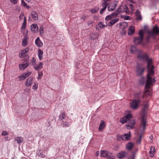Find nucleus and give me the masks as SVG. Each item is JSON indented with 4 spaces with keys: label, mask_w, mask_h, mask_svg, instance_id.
<instances>
[{
    "label": "nucleus",
    "mask_w": 159,
    "mask_h": 159,
    "mask_svg": "<svg viewBox=\"0 0 159 159\" xmlns=\"http://www.w3.org/2000/svg\"><path fill=\"white\" fill-rule=\"evenodd\" d=\"M148 74L147 76V79L146 81V85L145 87V90L144 93L146 94L149 92V89L150 88V86L155 83L156 81L154 78H152L151 76H152L154 72V67L153 66L147 67Z\"/></svg>",
    "instance_id": "f257e3e1"
},
{
    "label": "nucleus",
    "mask_w": 159,
    "mask_h": 159,
    "mask_svg": "<svg viewBox=\"0 0 159 159\" xmlns=\"http://www.w3.org/2000/svg\"><path fill=\"white\" fill-rule=\"evenodd\" d=\"M147 121L145 115L142 116L141 119L140 125L138 130L139 137L136 139V143L138 144L141 143L142 135L145 129V126L147 125Z\"/></svg>",
    "instance_id": "f03ea898"
},
{
    "label": "nucleus",
    "mask_w": 159,
    "mask_h": 159,
    "mask_svg": "<svg viewBox=\"0 0 159 159\" xmlns=\"http://www.w3.org/2000/svg\"><path fill=\"white\" fill-rule=\"evenodd\" d=\"M137 58L139 60H141L145 61L148 62L147 67L153 66L152 64V61L151 59L148 57L147 55L143 53L142 51L139 50L138 51Z\"/></svg>",
    "instance_id": "7ed1b4c3"
},
{
    "label": "nucleus",
    "mask_w": 159,
    "mask_h": 159,
    "mask_svg": "<svg viewBox=\"0 0 159 159\" xmlns=\"http://www.w3.org/2000/svg\"><path fill=\"white\" fill-rule=\"evenodd\" d=\"M129 12V11L128 9V7L126 5H121L118 8L117 11L115 12L116 14L118 13V15L119 13L125 12L126 14H127Z\"/></svg>",
    "instance_id": "20e7f679"
},
{
    "label": "nucleus",
    "mask_w": 159,
    "mask_h": 159,
    "mask_svg": "<svg viewBox=\"0 0 159 159\" xmlns=\"http://www.w3.org/2000/svg\"><path fill=\"white\" fill-rule=\"evenodd\" d=\"M143 30H140L139 33V37H136L134 39V41L136 44H138L141 43L143 39Z\"/></svg>",
    "instance_id": "39448f33"
},
{
    "label": "nucleus",
    "mask_w": 159,
    "mask_h": 159,
    "mask_svg": "<svg viewBox=\"0 0 159 159\" xmlns=\"http://www.w3.org/2000/svg\"><path fill=\"white\" fill-rule=\"evenodd\" d=\"M141 101V100L134 99L130 103V105L131 108L133 109H136L139 107V103Z\"/></svg>",
    "instance_id": "423d86ee"
},
{
    "label": "nucleus",
    "mask_w": 159,
    "mask_h": 159,
    "mask_svg": "<svg viewBox=\"0 0 159 159\" xmlns=\"http://www.w3.org/2000/svg\"><path fill=\"white\" fill-rule=\"evenodd\" d=\"M127 122L126 126L127 129H130L134 128L135 124V122L134 120L129 119Z\"/></svg>",
    "instance_id": "0eeeda50"
},
{
    "label": "nucleus",
    "mask_w": 159,
    "mask_h": 159,
    "mask_svg": "<svg viewBox=\"0 0 159 159\" xmlns=\"http://www.w3.org/2000/svg\"><path fill=\"white\" fill-rule=\"evenodd\" d=\"M132 118V116L130 114H129L123 117H122L120 119V122L123 124Z\"/></svg>",
    "instance_id": "6e6552de"
},
{
    "label": "nucleus",
    "mask_w": 159,
    "mask_h": 159,
    "mask_svg": "<svg viewBox=\"0 0 159 159\" xmlns=\"http://www.w3.org/2000/svg\"><path fill=\"white\" fill-rule=\"evenodd\" d=\"M111 153L106 150H101L100 151V155L103 157H107L108 158H111L110 156Z\"/></svg>",
    "instance_id": "1a4fd4ad"
},
{
    "label": "nucleus",
    "mask_w": 159,
    "mask_h": 159,
    "mask_svg": "<svg viewBox=\"0 0 159 159\" xmlns=\"http://www.w3.org/2000/svg\"><path fill=\"white\" fill-rule=\"evenodd\" d=\"M117 4V2L116 1H114L110 3L108 7V9L109 11H111L115 9Z\"/></svg>",
    "instance_id": "9d476101"
},
{
    "label": "nucleus",
    "mask_w": 159,
    "mask_h": 159,
    "mask_svg": "<svg viewBox=\"0 0 159 159\" xmlns=\"http://www.w3.org/2000/svg\"><path fill=\"white\" fill-rule=\"evenodd\" d=\"M145 70V68L143 66H138L136 72L137 75H142Z\"/></svg>",
    "instance_id": "9b49d317"
},
{
    "label": "nucleus",
    "mask_w": 159,
    "mask_h": 159,
    "mask_svg": "<svg viewBox=\"0 0 159 159\" xmlns=\"http://www.w3.org/2000/svg\"><path fill=\"white\" fill-rule=\"evenodd\" d=\"M29 50V47H26L24 50L21 51L19 54V56L20 58H22L24 57L26 53L28 52Z\"/></svg>",
    "instance_id": "f8f14e48"
},
{
    "label": "nucleus",
    "mask_w": 159,
    "mask_h": 159,
    "mask_svg": "<svg viewBox=\"0 0 159 159\" xmlns=\"http://www.w3.org/2000/svg\"><path fill=\"white\" fill-rule=\"evenodd\" d=\"M43 64L39 62L37 64H36L33 66L35 70L38 71L43 67Z\"/></svg>",
    "instance_id": "ddd939ff"
},
{
    "label": "nucleus",
    "mask_w": 159,
    "mask_h": 159,
    "mask_svg": "<svg viewBox=\"0 0 159 159\" xmlns=\"http://www.w3.org/2000/svg\"><path fill=\"white\" fill-rule=\"evenodd\" d=\"M29 64L28 62L21 63L19 65L20 69L21 70H23L27 68L29 66Z\"/></svg>",
    "instance_id": "4468645a"
},
{
    "label": "nucleus",
    "mask_w": 159,
    "mask_h": 159,
    "mask_svg": "<svg viewBox=\"0 0 159 159\" xmlns=\"http://www.w3.org/2000/svg\"><path fill=\"white\" fill-rule=\"evenodd\" d=\"M33 78L32 77H30L27 79L25 82V85L27 87L30 86L32 83Z\"/></svg>",
    "instance_id": "2eb2a0df"
},
{
    "label": "nucleus",
    "mask_w": 159,
    "mask_h": 159,
    "mask_svg": "<svg viewBox=\"0 0 159 159\" xmlns=\"http://www.w3.org/2000/svg\"><path fill=\"white\" fill-rule=\"evenodd\" d=\"M31 29L32 32L36 33L38 31L39 28L37 25L36 24H34L31 25Z\"/></svg>",
    "instance_id": "dca6fc26"
},
{
    "label": "nucleus",
    "mask_w": 159,
    "mask_h": 159,
    "mask_svg": "<svg viewBox=\"0 0 159 159\" xmlns=\"http://www.w3.org/2000/svg\"><path fill=\"white\" fill-rule=\"evenodd\" d=\"M158 33H159V30L157 26L154 27L152 30H150L149 32V34L152 35H154Z\"/></svg>",
    "instance_id": "f3484780"
},
{
    "label": "nucleus",
    "mask_w": 159,
    "mask_h": 159,
    "mask_svg": "<svg viewBox=\"0 0 159 159\" xmlns=\"http://www.w3.org/2000/svg\"><path fill=\"white\" fill-rule=\"evenodd\" d=\"M29 38L27 36V33L25 35L23 39L22 45L24 47L28 43Z\"/></svg>",
    "instance_id": "a211bd4d"
},
{
    "label": "nucleus",
    "mask_w": 159,
    "mask_h": 159,
    "mask_svg": "<svg viewBox=\"0 0 159 159\" xmlns=\"http://www.w3.org/2000/svg\"><path fill=\"white\" fill-rule=\"evenodd\" d=\"M118 15V13H116V14L115 13V12L113 13L112 14L109 15L107 16L105 18V20L106 21L109 20H111V19L112 18L115 17H116V16Z\"/></svg>",
    "instance_id": "6ab92c4d"
},
{
    "label": "nucleus",
    "mask_w": 159,
    "mask_h": 159,
    "mask_svg": "<svg viewBox=\"0 0 159 159\" xmlns=\"http://www.w3.org/2000/svg\"><path fill=\"white\" fill-rule=\"evenodd\" d=\"M35 43L39 47H41L43 46V43L40 40L39 38L37 37L35 40Z\"/></svg>",
    "instance_id": "aec40b11"
},
{
    "label": "nucleus",
    "mask_w": 159,
    "mask_h": 159,
    "mask_svg": "<svg viewBox=\"0 0 159 159\" xmlns=\"http://www.w3.org/2000/svg\"><path fill=\"white\" fill-rule=\"evenodd\" d=\"M32 17L34 20H37L38 19V14L35 11H32L31 12Z\"/></svg>",
    "instance_id": "412c9836"
},
{
    "label": "nucleus",
    "mask_w": 159,
    "mask_h": 159,
    "mask_svg": "<svg viewBox=\"0 0 159 159\" xmlns=\"http://www.w3.org/2000/svg\"><path fill=\"white\" fill-rule=\"evenodd\" d=\"M126 154V153L125 152H122L118 153L117 154V157L120 159H122L125 157Z\"/></svg>",
    "instance_id": "4be33fe9"
},
{
    "label": "nucleus",
    "mask_w": 159,
    "mask_h": 159,
    "mask_svg": "<svg viewBox=\"0 0 159 159\" xmlns=\"http://www.w3.org/2000/svg\"><path fill=\"white\" fill-rule=\"evenodd\" d=\"M105 127V122L103 120H101L98 128L99 131H102Z\"/></svg>",
    "instance_id": "5701e85b"
},
{
    "label": "nucleus",
    "mask_w": 159,
    "mask_h": 159,
    "mask_svg": "<svg viewBox=\"0 0 159 159\" xmlns=\"http://www.w3.org/2000/svg\"><path fill=\"white\" fill-rule=\"evenodd\" d=\"M155 151V148L154 146H151L149 151L150 156L151 157H153Z\"/></svg>",
    "instance_id": "b1692460"
},
{
    "label": "nucleus",
    "mask_w": 159,
    "mask_h": 159,
    "mask_svg": "<svg viewBox=\"0 0 159 159\" xmlns=\"http://www.w3.org/2000/svg\"><path fill=\"white\" fill-rule=\"evenodd\" d=\"M134 28L133 26H131L128 29V34L129 35H132L134 32Z\"/></svg>",
    "instance_id": "393cba45"
},
{
    "label": "nucleus",
    "mask_w": 159,
    "mask_h": 159,
    "mask_svg": "<svg viewBox=\"0 0 159 159\" xmlns=\"http://www.w3.org/2000/svg\"><path fill=\"white\" fill-rule=\"evenodd\" d=\"M134 144L131 143H129L126 145V148L127 150L130 151L131 150L132 148L134 147Z\"/></svg>",
    "instance_id": "a878e982"
},
{
    "label": "nucleus",
    "mask_w": 159,
    "mask_h": 159,
    "mask_svg": "<svg viewBox=\"0 0 159 159\" xmlns=\"http://www.w3.org/2000/svg\"><path fill=\"white\" fill-rule=\"evenodd\" d=\"M119 20V18H116L111 20L108 24V25L109 26H111L114 25L115 23L117 22Z\"/></svg>",
    "instance_id": "bb28decb"
},
{
    "label": "nucleus",
    "mask_w": 159,
    "mask_h": 159,
    "mask_svg": "<svg viewBox=\"0 0 159 159\" xmlns=\"http://www.w3.org/2000/svg\"><path fill=\"white\" fill-rule=\"evenodd\" d=\"M135 15L138 20H141L142 19V17L140 14V12L139 10H137L136 11Z\"/></svg>",
    "instance_id": "cd10ccee"
},
{
    "label": "nucleus",
    "mask_w": 159,
    "mask_h": 159,
    "mask_svg": "<svg viewBox=\"0 0 159 159\" xmlns=\"http://www.w3.org/2000/svg\"><path fill=\"white\" fill-rule=\"evenodd\" d=\"M43 52L40 49H39L38 50V57L40 60H42L43 58Z\"/></svg>",
    "instance_id": "c85d7f7f"
},
{
    "label": "nucleus",
    "mask_w": 159,
    "mask_h": 159,
    "mask_svg": "<svg viewBox=\"0 0 159 159\" xmlns=\"http://www.w3.org/2000/svg\"><path fill=\"white\" fill-rule=\"evenodd\" d=\"M26 19L25 17H24V20L22 24V25L21 28V29L22 30H25L26 28Z\"/></svg>",
    "instance_id": "c756f323"
},
{
    "label": "nucleus",
    "mask_w": 159,
    "mask_h": 159,
    "mask_svg": "<svg viewBox=\"0 0 159 159\" xmlns=\"http://www.w3.org/2000/svg\"><path fill=\"white\" fill-rule=\"evenodd\" d=\"M130 50L131 52L132 53L135 54L138 53V51L137 50L136 47L134 46L131 47Z\"/></svg>",
    "instance_id": "7c9ffc66"
},
{
    "label": "nucleus",
    "mask_w": 159,
    "mask_h": 159,
    "mask_svg": "<svg viewBox=\"0 0 159 159\" xmlns=\"http://www.w3.org/2000/svg\"><path fill=\"white\" fill-rule=\"evenodd\" d=\"M124 140L127 141L129 140L130 135L129 134H126L123 135Z\"/></svg>",
    "instance_id": "2f4dec72"
},
{
    "label": "nucleus",
    "mask_w": 159,
    "mask_h": 159,
    "mask_svg": "<svg viewBox=\"0 0 159 159\" xmlns=\"http://www.w3.org/2000/svg\"><path fill=\"white\" fill-rule=\"evenodd\" d=\"M111 0H102L103 2L102 4V7L106 8L108 5L107 2Z\"/></svg>",
    "instance_id": "473e14b6"
},
{
    "label": "nucleus",
    "mask_w": 159,
    "mask_h": 159,
    "mask_svg": "<svg viewBox=\"0 0 159 159\" xmlns=\"http://www.w3.org/2000/svg\"><path fill=\"white\" fill-rule=\"evenodd\" d=\"M141 92H139L136 93L134 94V98H135V99H140L141 100Z\"/></svg>",
    "instance_id": "72a5a7b5"
},
{
    "label": "nucleus",
    "mask_w": 159,
    "mask_h": 159,
    "mask_svg": "<svg viewBox=\"0 0 159 159\" xmlns=\"http://www.w3.org/2000/svg\"><path fill=\"white\" fill-rule=\"evenodd\" d=\"M15 140L19 144L23 142V139L21 137H17L15 139Z\"/></svg>",
    "instance_id": "f704fd0d"
},
{
    "label": "nucleus",
    "mask_w": 159,
    "mask_h": 159,
    "mask_svg": "<svg viewBox=\"0 0 159 159\" xmlns=\"http://www.w3.org/2000/svg\"><path fill=\"white\" fill-rule=\"evenodd\" d=\"M39 32L41 35H43L44 33L43 27L42 25H41L39 27Z\"/></svg>",
    "instance_id": "c9c22d12"
},
{
    "label": "nucleus",
    "mask_w": 159,
    "mask_h": 159,
    "mask_svg": "<svg viewBox=\"0 0 159 159\" xmlns=\"http://www.w3.org/2000/svg\"><path fill=\"white\" fill-rule=\"evenodd\" d=\"M66 117V115L64 112H62L60 113L59 115V119L61 120L64 119Z\"/></svg>",
    "instance_id": "e433bc0d"
},
{
    "label": "nucleus",
    "mask_w": 159,
    "mask_h": 159,
    "mask_svg": "<svg viewBox=\"0 0 159 159\" xmlns=\"http://www.w3.org/2000/svg\"><path fill=\"white\" fill-rule=\"evenodd\" d=\"M21 5L23 7H26L28 9H29L30 8V7L26 4V3L23 0H22L21 1Z\"/></svg>",
    "instance_id": "4c0bfd02"
},
{
    "label": "nucleus",
    "mask_w": 159,
    "mask_h": 159,
    "mask_svg": "<svg viewBox=\"0 0 159 159\" xmlns=\"http://www.w3.org/2000/svg\"><path fill=\"white\" fill-rule=\"evenodd\" d=\"M18 78L20 80H23L26 78V76L23 73L22 75L19 76Z\"/></svg>",
    "instance_id": "58836bf2"
},
{
    "label": "nucleus",
    "mask_w": 159,
    "mask_h": 159,
    "mask_svg": "<svg viewBox=\"0 0 159 159\" xmlns=\"http://www.w3.org/2000/svg\"><path fill=\"white\" fill-rule=\"evenodd\" d=\"M98 8H94L90 10V11L91 12L92 14H94L96 13L98 10Z\"/></svg>",
    "instance_id": "ea45409f"
},
{
    "label": "nucleus",
    "mask_w": 159,
    "mask_h": 159,
    "mask_svg": "<svg viewBox=\"0 0 159 159\" xmlns=\"http://www.w3.org/2000/svg\"><path fill=\"white\" fill-rule=\"evenodd\" d=\"M123 135H118L117 136V139L118 140H124Z\"/></svg>",
    "instance_id": "a19ab883"
},
{
    "label": "nucleus",
    "mask_w": 159,
    "mask_h": 159,
    "mask_svg": "<svg viewBox=\"0 0 159 159\" xmlns=\"http://www.w3.org/2000/svg\"><path fill=\"white\" fill-rule=\"evenodd\" d=\"M36 60L35 59L34 57H33L32 59L31 60L30 62L31 63V65L34 66L36 64Z\"/></svg>",
    "instance_id": "79ce46f5"
},
{
    "label": "nucleus",
    "mask_w": 159,
    "mask_h": 159,
    "mask_svg": "<svg viewBox=\"0 0 159 159\" xmlns=\"http://www.w3.org/2000/svg\"><path fill=\"white\" fill-rule=\"evenodd\" d=\"M98 26L101 29H103L106 27V26L105 25L103 24L102 22L99 23L98 24Z\"/></svg>",
    "instance_id": "37998d69"
},
{
    "label": "nucleus",
    "mask_w": 159,
    "mask_h": 159,
    "mask_svg": "<svg viewBox=\"0 0 159 159\" xmlns=\"http://www.w3.org/2000/svg\"><path fill=\"white\" fill-rule=\"evenodd\" d=\"M62 125L63 127H68L69 126L68 122L66 121L63 122Z\"/></svg>",
    "instance_id": "c03bdc74"
},
{
    "label": "nucleus",
    "mask_w": 159,
    "mask_h": 159,
    "mask_svg": "<svg viewBox=\"0 0 159 159\" xmlns=\"http://www.w3.org/2000/svg\"><path fill=\"white\" fill-rule=\"evenodd\" d=\"M24 75L26 76V78L28 76L30 75L31 74V72H25L23 73Z\"/></svg>",
    "instance_id": "a18cd8bd"
},
{
    "label": "nucleus",
    "mask_w": 159,
    "mask_h": 159,
    "mask_svg": "<svg viewBox=\"0 0 159 159\" xmlns=\"http://www.w3.org/2000/svg\"><path fill=\"white\" fill-rule=\"evenodd\" d=\"M92 36H91V39H96L98 37V36L97 34H92Z\"/></svg>",
    "instance_id": "49530a36"
},
{
    "label": "nucleus",
    "mask_w": 159,
    "mask_h": 159,
    "mask_svg": "<svg viewBox=\"0 0 159 159\" xmlns=\"http://www.w3.org/2000/svg\"><path fill=\"white\" fill-rule=\"evenodd\" d=\"M38 85L35 83L33 85L32 89L34 90H36L38 89Z\"/></svg>",
    "instance_id": "de8ad7c7"
},
{
    "label": "nucleus",
    "mask_w": 159,
    "mask_h": 159,
    "mask_svg": "<svg viewBox=\"0 0 159 159\" xmlns=\"http://www.w3.org/2000/svg\"><path fill=\"white\" fill-rule=\"evenodd\" d=\"M134 5L132 4H129V8L132 11H133L134 10Z\"/></svg>",
    "instance_id": "09e8293b"
},
{
    "label": "nucleus",
    "mask_w": 159,
    "mask_h": 159,
    "mask_svg": "<svg viewBox=\"0 0 159 159\" xmlns=\"http://www.w3.org/2000/svg\"><path fill=\"white\" fill-rule=\"evenodd\" d=\"M135 158V156L134 154H133L129 156L128 159H134Z\"/></svg>",
    "instance_id": "8fccbe9b"
},
{
    "label": "nucleus",
    "mask_w": 159,
    "mask_h": 159,
    "mask_svg": "<svg viewBox=\"0 0 159 159\" xmlns=\"http://www.w3.org/2000/svg\"><path fill=\"white\" fill-rule=\"evenodd\" d=\"M8 134V133L6 131H3L2 132V135L3 136L7 135Z\"/></svg>",
    "instance_id": "3c124183"
},
{
    "label": "nucleus",
    "mask_w": 159,
    "mask_h": 159,
    "mask_svg": "<svg viewBox=\"0 0 159 159\" xmlns=\"http://www.w3.org/2000/svg\"><path fill=\"white\" fill-rule=\"evenodd\" d=\"M148 107V104H146L144 105L143 108V110L145 111Z\"/></svg>",
    "instance_id": "603ef678"
},
{
    "label": "nucleus",
    "mask_w": 159,
    "mask_h": 159,
    "mask_svg": "<svg viewBox=\"0 0 159 159\" xmlns=\"http://www.w3.org/2000/svg\"><path fill=\"white\" fill-rule=\"evenodd\" d=\"M10 2L13 4H15L17 3V0H10Z\"/></svg>",
    "instance_id": "864d4df0"
},
{
    "label": "nucleus",
    "mask_w": 159,
    "mask_h": 159,
    "mask_svg": "<svg viewBox=\"0 0 159 159\" xmlns=\"http://www.w3.org/2000/svg\"><path fill=\"white\" fill-rule=\"evenodd\" d=\"M106 8L102 7L100 13V14H102L103 13L104 11L105 10Z\"/></svg>",
    "instance_id": "5fc2aeb1"
},
{
    "label": "nucleus",
    "mask_w": 159,
    "mask_h": 159,
    "mask_svg": "<svg viewBox=\"0 0 159 159\" xmlns=\"http://www.w3.org/2000/svg\"><path fill=\"white\" fill-rule=\"evenodd\" d=\"M131 17L129 16H125L124 17V19L125 20H130Z\"/></svg>",
    "instance_id": "6e6d98bb"
},
{
    "label": "nucleus",
    "mask_w": 159,
    "mask_h": 159,
    "mask_svg": "<svg viewBox=\"0 0 159 159\" xmlns=\"http://www.w3.org/2000/svg\"><path fill=\"white\" fill-rule=\"evenodd\" d=\"M87 16L85 15H83L81 18L83 20H84L85 19H86L87 18Z\"/></svg>",
    "instance_id": "4d7b16f0"
},
{
    "label": "nucleus",
    "mask_w": 159,
    "mask_h": 159,
    "mask_svg": "<svg viewBox=\"0 0 159 159\" xmlns=\"http://www.w3.org/2000/svg\"><path fill=\"white\" fill-rule=\"evenodd\" d=\"M126 31L125 30H123L122 32H121V34L122 35H124L126 34Z\"/></svg>",
    "instance_id": "13d9d810"
},
{
    "label": "nucleus",
    "mask_w": 159,
    "mask_h": 159,
    "mask_svg": "<svg viewBox=\"0 0 159 159\" xmlns=\"http://www.w3.org/2000/svg\"><path fill=\"white\" fill-rule=\"evenodd\" d=\"M122 25L125 26V27H127L128 24L126 22H124L122 23Z\"/></svg>",
    "instance_id": "bf43d9fd"
},
{
    "label": "nucleus",
    "mask_w": 159,
    "mask_h": 159,
    "mask_svg": "<svg viewBox=\"0 0 159 159\" xmlns=\"http://www.w3.org/2000/svg\"><path fill=\"white\" fill-rule=\"evenodd\" d=\"M24 16V13H21L20 15L19 16V18L20 19H22L23 16Z\"/></svg>",
    "instance_id": "052dcab7"
},
{
    "label": "nucleus",
    "mask_w": 159,
    "mask_h": 159,
    "mask_svg": "<svg viewBox=\"0 0 159 159\" xmlns=\"http://www.w3.org/2000/svg\"><path fill=\"white\" fill-rule=\"evenodd\" d=\"M39 156L42 158H44L45 157V155L43 154H40Z\"/></svg>",
    "instance_id": "680f3d73"
},
{
    "label": "nucleus",
    "mask_w": 159,
    "mask_h": 159,
    "mask_svg": "<svg viewBox=\"0 0 159 159\" xmlns=\"http://www.w3.org/2000/svg\"><path fill=\"white\" fill-rule=\"evenodd\" d=\"M149 138L151 139L150 142H151V143L152 142V141H153V140H152V139L153 138V136H152V135L150 136V137H149Z\"/></svg>",
    "instance_id": "e2e57ef3"
},
{
    "label": "nucleus",
    "mask_w": 159,
    "mask_h": 159,
    "mask_svg": "<svg viewBox=\"0 0 159 159\" xmlns=\"http://www.w3.org/2000/svg\"><path fill=\"white\" fill-rule=\"evenodd\" d=\"M93 23V22L92 21H90L88 22L87 24L89 25H92Z\"/></svg>",
    "instance_id": "0e129e2a"
},
{
    "label": "nucleus",
    "mask_w": 159,
    "mask_h": 159,
    "mask_svg": "<svg viewBox=\"0 0 159 159\" xmlns=\"http://www.w3.org/2000/svg\"><path fill=\"white\" fill-rule=\"evenodd\" d=\"M141 80L142 81V82H140V83L141 84H143L144 82V78H142L141 79Z\"/></svg>",
    "instance_id": "69168bd1"
},
{
    "label": "nucleus",
    "mask_w": 159,
    "mask_h": 159,
    "mask_svg": "<svg viewBox=\"0 0 159 159\" xmlns=\"http://www.w3.org/2000/svg\"><path fill=\"white\" fill-rule=\"evenodd\" d=\"M25 58L26 59H29V57L28 55H25Z\"/></svg>",
    "instance_id": "338daca9"
},
{
    "label": "nucleus",
    "mask_w": 159,
    "mask_h": 159,
    "mask_svg": "<svg viewBox=\"0 0 159 159\" xmlns=\"http://www.w3.org/2000/svg\"><path fill=\"white\" fill-rule=\"evenodd\" d=\"M43 75V73H39V76H42V75Z\"/></svg>",
    "instance_id": "774afa93"
}]
</instances>
